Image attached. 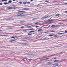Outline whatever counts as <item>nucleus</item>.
<instances>
[{
  "label": "nucleus",
  "mask_w": 67,
  "mask_h": 67,
  "mask_svg": "<svg viewBox=\"0 0 67 67\" xmlns=\"http://www.w3.org/2000/svg\"><path fill=\"white\" fill-rule=\"evenodd\" d=\"M26 55H29V56H32L33 55H34V54H29V53H27L26 54Z\"/></svg>",
  "instance_id": "obj_1"
},
{
  "label": "nucleus",
  "mask_w": 67,
  "mask_h": 67,
  "mask_svg": "<svg viewBox=\"0 0 67 67\" xmlns=\"http://www.w3.org/2000/svg\"><path fill=\"white\" fill-rule=\"evenodd\" d=\"M19 44H20V45H26L27 43H19Z\"/></svg>",
  "instance_id": "obj_2"
},
{
  "label": "nucleus",
  "mask_w": 67,
  "mask_h": 67,
  "mask_svg": "<svg viewBox=\"0 0 67 67\" xmlns=\"http://www.w3.org/2000/svg\"><path fill=\"white\" fill-rule=\"evenodd\" d=\"M48 17V16H45L44 17H42L41 19H45L46 18H47Z\"/></svg>",
  "instance_id": "obj_3"
},
{
  "label": "nucleus",
  "mask_w": 67,
  "mask_h": 67,
  "mask_svg": "<svg viewBox=\"0 0 67 67\" xmlns=\"http://www.w3.org/2000/svg\"><path fill=\"white\" fill-rule=\"evenodd\" d=\"M55 20H56V19L51 20L49 21V22H53V21H55Z\"/></svg>",
  "instance_id": "obj_4"
},
{
  "label": "nucleus",
  "mask_w": 67,
  "mask_h": 67,
  "mask_svg": "<svg viewBox=\"0 0 67 67\" xmlns=\"http://www.w3.org/2000/svg\"><path fill=\"white\" fill-rule=\"evenodd\" d=\"M53 35V36H54V37H56L58 36V35L56 34Z\"/></svg>",
  "instance_id": "obj_5"
},
{
  "label": "nucleus",
  "mask_w": 67,
  "mask_h": 67,
  "mask_svg": "<svg viewBox=\"0 0 67 67\" xmlns=\"http://www.w3.org/2000/svg\"><path fill=\"white\" fill-rule=\"evenodd\" d=\"M47 65H51L52 64V63L51 62H48V63H47Z\"/></svg>",
  "instance_id": "obj_6"
},
{
  "label": "nucleus",
  "mask_w": 67,
  "mask_h": 67,
  "mask_svg": "<svg viewBox=\"0 0 67 67\" xmlns=\"http://www.w3.org/2000/svg\"><path fill=\"white\" fill-rule=\"evenodd\" d=\"M23 9L25 10H28L29 8H23Z\"/></svg>",
  "instance_id": "obj_7"
},
{
  "label": "nucleus",
  "mask_w": 67,
  "mask_h": 67,
  "mask_svg": "<svg viewBox=\"0 0 67 67\" xmlns=\"http://www.w3.org/2000/svg\"><path fill=\"white\" fill-rule=\"evenodd\" d=\"M59 60H55L54 61V63H56V62H59Z\"/></svg>",
  "instance_id": "obj_8"
},
{
  "label": "nucleus",
  "mask_w": 67,
  "mask_h": 67,
  "mask_svg": "<svg viewBox=\"0 0 67 67\" xmlns=\"http://www.w3.org/2000/svg\"><path fill=\"white\" fill-rule=\"evenodd\" d=\"M64 33H60L59 34H58V35H62L63 34H64Z\"/></svg>",
  "instance_id": "obj_9"
},
{
  "label": "nucleus",
  "mask_w": 67,
  "mask_h": 67,
  "mask_svg": "<svg viewBox=\"0 0 67 67\" xmlns=\"http://www.w3.org/2000/svg\"><path fill=\"white\" fill-rule=\"evenodd\" d=\"M58 66V63H57L55 64V65L54 66V67H57V66Z\"/></svg>",
  "instance_id": "obj_10"
},
{
  "label": "nucleus",
  "mask_w": 67,
  "mask_h": 67,
  "mask_svg": "<svg viewBox=\"0 0 67 67\" xmlns=\"http://www.w3.org/2000/svg\"><path fill=\"white\" fill-rule=\"evenodd\" d=\"M10 41L11 42H14L15 41V40H10Z\"/></svg>",
  "instance_id": "obj_11"
},
{
  "label": "nucleus",
  "mask_w": 67,
  "mask_h": 67,
  "mask_svg": "<svg viewBox=\"0 0 67 67\" xmlns=\"http://www.w3.org/2000/svg\"><path fill=\"white\" fill-rule=\"evenodd\" d=\"M45 60V59H40V61H43V60Z\"/></svg>",
  "instance_id": "obj_12"
},
{
  "label": "nucleus",
  "mask_w": 67,
  "mask_h": 67,
  "mask_svg": "<svg viewBox=\"0 0 67 67\" xmlns=\"http://www.w3.org/2000/svg\"><path fill=\"white\" fill-rule=\"evenodd\" d=\"M24 11H19L18 12V13H20L21 12V13H24Z\"/></svg>",
  "instance_id": "obj_13"
},
{
  "label": "nucleus",
  "mask_w": 67,
  "mask_h": 67,
  "mask_svg": "<svg viewBox=\"0 0 67 67\" xmlns=\"http://www.w3.org/2000/svg\"><path fill=\"white\" fill-rule=\"evenodd\" d=\"M18 15H23L24 14L23 13H18Z\"/></svg>",
  "instance_id": "obj_14"
},
{
  "label": "nucleus",
  "mask_w": 67,
  "mask_h": 67,
  "mask_svg": "<svg viewBox=\"0 0 67 67\" xmlns=\"http://www.w3.org/2000/svg\"><path fill=\"white\" fill-rule=\"evenodd\" d=\"M42 29H39L38 30V32H41L42 31Z\"/></svg>",
  "instance_id": "obj_15"
},
{
  "label": "nucleus",
  "mask_w": 67,
  "mask_h": 67,
  "mask_svg": "<svg viewBox=\"0 0 67 67\" xmlns=\"http://www.w3.org/2000/svg\"><path fill=\"white\" fill-rule=\"evenodd\" d=\"M38 19V18H33L32 19L33 20H37Z\"/></svg>",
  "instance_id": "obj_16"
},
{
  "label": "nucleus",
  "mask_w": 67,
  "mask_h": 67,
  "mask_svg": "<svg viewBox=\"0 0 67 67\" xmlns=\"http://www.w3.org/2000/svg\"><path fill=\"white\" fill-rule=\"evenodd\" d=\"M39 24H40V23H35V24H36V25Z\"/></svg>",
  "instance_id": "obj_17"
},
{
  "label": "nucleus",
  "mask_w": 67,
  "mask_h": 67,
  "mask_svg": "<svg viewBox=\"0 0 67 67\" xmlns=\"http://www.w3.org/2000/svg\"><path fill=\"white\" fill-rule=\"evenodd\" d=\"M7 35H1L0 36H7Z\"/></svg>",
  "instance_id": "obj_18"
},
{
  "label": "nucleus",
  "mask_w": 67,
  "mask_h": 67,
  "mask_svg": "<svg viewBox=\"0 0 67 67\" xmlns=\"http://www.w3.org/2000/svg\"><path fill=\"white\" fill-rule=\"evenodd\" d=\"M11 2H12V1H9L8 3H11Z\"/></svg>",
  "instance_id": "obj_19"
},
{
  "label": "nucleus",
  "mask_w": 67,
  "mask_h": 67,
  "mask_svg": "<svg viewBox=\"0 0 67 67\" xmlns=\"http://www.w3.org/2000/svg\"><path fill=\"white\" fill-rule=\"evenodd\" d=\"M35 31H30L29 33H32V32H34Z\"/></svg>",
  "instance_id": "obj_20"
},
{
  "label": "nucleus",
  "mask_w": 67,
  "mask_h": 67,
  "mask_svg": "<svg viewBox=\"0 0 67 67\" xmlns=\"http://www.w3.org/2000/svg\"><path fill=\"white\" fill-rule=\"evenodd\" d=\"M23 4H26V2H24L23 3Z\"/></svg>",
  "instance_id": "obj_21"
},
{
  "label": "nucleus",
  "mask_w": 67,
  "mask_h": 67,
  "mask_svg": "<svg viewBox=\"0 0 67 67\" xmlns=\"http://www.w3.org/2000/svg\"><path fill=\"white\" fill-rule=\"evenodd\" d=\"M32 34H30V33H28V35H32Z\"/></svg>",
  "instance_id": "obj_22"
},
{
  "label": "nucleus",
  "mask_w": 67,
  "mask_h": 67,
  "mask_svg": "<svg viewBox=\"0 0 67 67\" xmlns=\"http://www.w3.org/2000/svg\"><path fill=\"white\" fill-rule=\"evenodd\" d=\"M50 32H55V31H53V30L50 31Z\"/></svg>",
  "instance_id": "obj_23"
},
{
  "label": "nucleus",
  "mask_w": 67,
  "mask_h": 67,
  "mask_svg": "<svg viewBox=\"0 0 67 67\" xmlns=\"http://www.w3.org/2000/svg\"><path fill=\"white\" fill-rule=\"evenodd\" d=\"M7 9H12V8H11V7L8 8Z\"/></svg>",
  "instance_id": "obj_24"
},
{
  "label": "nucleus",
  "mask_w": 67,
  "mask_h": 67,
  "mask_svg": "<svg viewBox=\"0 0 67 67\" xmlns=\"http://www.w3.org/2000/svg\"><path fill=\"white\" fill-rule=\"evenodd\" d=\"M22 16L21 15H17L16 16Z\"/></svg>",
  "instance_id": "obj_25"
},
{
  "label": "nucleus",
  "mask_w": 67,
  "mask_h": 67,
  "mask_svg": "<svg viewBox=\"0 0 67 67\" xmlns=\"http://www.w3.org/2000/svg\"><path fill=\"white\" fill-rule=\"evenodd\" d=\"M49 36H50V37H51V36H53V35H49Z\"/></svg>",
  "instance_id": "obj_26"
},
{
  "label": "nucleus",
  "mask_w": 67,
  "mask_h": 67,
  "mask_svg": "<svg viewBox=\"0 0 67 67\" xmlns=\"http://www.w3.org/2000/svg\"><path fill=\"white\" fill-rule=\"evenodd\" d=\"M8 3H4V4H5V5H6V4H8Z\"/></svg>",
  "instance_id": "obj_27"
},
{
  "label": "nucleus",
  "mask_w": 67,
  "mask_h": 67,
  "mask_svg": "<svg viewBox=\"0 0 67 67\" xmlns=\"http://www.w3.org/2000/svg\"><path fill=\"white\" fill-rule=\"evenodd\" d=\"M27 27H28V28H29V29H30V28L31 27V26H28Z\"/></svg>",
  "instance_id": "obj_28"
},
{
  "label": "nucleus",
  "mask_w": 67,
  "mask_h": 67,
  "mask_svg": "<svg viewBox=\"0 0 67 67\" xmlns=\"http://www.w3.org/2000/svg\"><path fill=\"white\" fill-rule=\"evenodd\" d=\"M24 21H20V23H24Z\"/></svg>",
  "instance_id": "obj_29"
},
{
  "label": "nucleus",
  "mask_w": 67,
  "mask_h": 67,
  "mask_svg": "<svg viewBox=\"0 0 67 67\" xmlns=\"http://www.w3.org/2000/svg\"><path fill=\"white\" fill-rule=\"evenodd\" d=\"M11 38H14V39H15V38L14 37H11Z\"/></svg>",
  "instance_id": "obj_30"
},
{
  "label": "nucleus",
  "mask_w": 67,
  "mask_h": 67,
  "mask_svg": "<svg viewBox=\"0 0 67 67\" xmlns=\"http://www.w3.org/2000/svg\"><path fill=\"white\" fill-rule=\"evenodd\" d=\"M27 4H30V3L29 2H27Z\"/></svg>",
  "instance_id": "obj_31"
},
{
  "label": "nucleus",
  "mask_w": 67,
  "mask_h": 67,
  "mask_svg": "<svg viewBox=\"0 0 67 67\" xmlns=\"http://www.w3.org/2000/svg\"><path fill=\"white\" fill-rule=\"evenodd\" d=\"M19 3H20V4H22V2H19Z\"/></svg>",
  "instance_id": "obj_32"
},
{
  "label": "nucleus",
  "mask_w": 67,
  "mask_h": 67,
  "mask_svg": "<svg viewBox=\"0 0 67 67\" xmlns=\"http://www.w3.org/2000/svg\"><path fill=\"white\" fill-rule=\"evenodd\" d=\"M59 14H58L55 15V16H59Z\"/></svg>",
  "instance_id": "obj_33"
},
{
  "label": "nucleus",
  "mask_w": 67,
  "mask_h": 67,
  "mask_svg": "<svg viewBox=\"0 0 67 67\" xmlns=\"http://www.w3.org/2000/svg\"><path fill=\"white\" fill-rule=\"evenodd\" d=\"M54 26H55L54 25H52L51 27H54Z\"/></svg>",
  "instance_id": "obj_34"
},
{
  "label": "nucleus",
  "mask_w": 67,
  "mask_h": 67,
  "mask_svg": "<svg viewBox=\"0 0 67 67\" xmlns=\"http://www.w3.org/2000/svg\"><path fill=\"white\" fill-rule=\"evenodd\" d=\"M53 17H51L50 19H49L48 20H51V19H52V18H53Z\"/></svg>",
  "instance_id": "obj_35"
},
{
  "label": "nucleus",
  "mask_w": 67,
  "mask_h": 67,
  "mask_svg": "<svg viewBox=\"0 0 67 67\" xmlns=\"http://www.w3.org/2000/svg\"><path fill=\"white\" fill-rule=\"evenodd\" d=\"M50 32H50H45V33H49V32Z\"/></svg>",
  "instance_id": "obj_36"
},
{
  "label": "nucleus",
  "mask_w": 67,
  "mask_h": 67,
  "mask_svg": "<svg viewBox=\"0 0 67 67\" xmlns=\"http://www.w3.org/2000/svg\"><path fill=\"white\" fill-rule=\"evenodd\" d=\"M39 27V26H36V28H37V27Z\"/></svg>",
  "instance_id": "obj_37"
},
{
  "label": "nucleus",
  "mask_w": 67,
  "mask_h": 67,
  "mask_svg": "<svg viewBox=\"0 0 67 67\" xmlns=\"http://www.w3.org/2000/svg\"><path fill=\"white\" fill-rule=\"evenodd\" d=\"M18 36H15V38H18Z\"/></svg>",
  "instance_id": "obj_38"
},
{
  "label": "nucleus",
  "mask_w": 67,
  "mask_h": 67,
  "mask_svg": "<svg viewBox=\"0 0 67 67\" xmlns=\"http://www.w3.org/2000/svg\"><path fill=\"white\" fill-rule=\"evenodd\" d=\"M45 2H48V1H45Z\"/></svg>",
  "instance_id": "obj_39"
},
{
  "label": "nucleus",
  "mask_w": 67,
  "mask_h": 67,
  "mask_svg": "<svg viewBox=\"0 0 67 67\" xmlns=\"http://www.w3.org/2000/svg\"><path fill=\"white\" fill-rule=\"evenodd\" d=\"M13 7H15V5H14L13 6Z\"/></svg>",
  "instance_id": "obj_40"
},
{
  "label": "nucleus",
  "mask_w": 67,
  "mask_h": 67,
  "mask_svg": "<svg viewBox=\"0 0 67 67\" xmlns=\"http://www.w3.org/2000/svg\"><path fill=\"white\" fill-rule=\"evenodd\" d=\"M21 29H23V28H24V27H21Z\"/></svg>",
  "instance_id": "obj_41"
},
{
  "label": "nucleus",
  "mask_w": 67,
  "mask_h": 67,
  "mask_svg": "<svg viewBox=\"0 0 67 67\" xmlns=\"http://www.w3.org/2000/svg\"><path fill=\"white\" fill-rule=\"evenodd\" d=\"M47 59H49V58H48L46 59H45V60H47Z\"/></svg>",
  "instance_id": "obj_42"
},
{
  "label": "nucleus",
  "mask_w": 67,
  "mask_h": 67,
  "mask_svg": "<svg viewBox=\"0 0 67 67\" xmlns=\"http://www.w3.org/2000/svg\"><path fill=\"white\" fill-rule=\"evenodd\" d=\"M0 5H2V3H1L0 4Z\"/></svg>",
  "instance_id": "obj_43"
},
{
  "label": "nucleus",
  "mask_w": 67,
  "mask_h": 67,
  "mask_svg": "<svg viewBox=\"0 0 67 67\" xmlns=\"http://www.w3.org/2000/svg\"><path fill=\"white\" fill-rule=\"evenodd\" d=\"M22 60H23V61H25V60L24 59H22Z\"/></svg>",
  "instance_id": "obj_44"
},
{
  "label": "nucleus",
  "mask_w": 67,
  "mask_h": 67,
  "mask_svg": "<svg viewBox=\"0 0 67 67\" xmlns=\"http://www.w3.org/2000/svg\"><path fill=\"white\" fill-rule=\"evenodd\" d=\"M8 29H11V28L9 27L8 28Z\"/></svg>",
  "instance_id": "obj_45"
},
{
  "label": "nucleus",
  "mask_w": 67,
  "mask_h": 67,
  "mask_svg": "<svg viewBox=\"0 0 67 67\" xmlns=\"http://www.w3.org/2000/svg\"><path fill=\"white\" fill-rule=\"evenodd\" d=\"M64 33H67V31L64 32Z\"/></svg>",
  "instance_id": "obj_46"
},
{
  "label": "nucleus",
  "mask_w": 67,
  "mask_h": 67,
  "mask_svg": "<svg viewBox=\"0 0 67 67\" xmlns=\"http://www.w3.org/2000/svg\"><path fill=\"white\" fill-rule=\"evenodd\" d=\"M23 31H24V32H26V30H24Z\"/></svg>",
  "instance_id": "obj_47"
},
{
  "label": "nucleus",
  "mask_w": 67,
  "mask_h": 67,
  "mask_svg": "<svg viewBox=\"0 0 67 67\" xmlns=\"http://www.w3.org/2000/svg\"><path fill=\"white\" fill-rule=\"evenodd\" d=\"M2 1H3H3H4V0H2Z\"/></svg>",
  "instance_id": "obj_48"
},
{
  "label": "nucleus",
  "mask_w": 67,
  "mask_h": 67,
  "mask_svg": "<svg viewBox=\"0 0 67 67\" xmlns=\"http://www.w3.org/2000/svg\"><path fill=\"white\" fill-rule=\"evenodd\" d=\"M28 59V60H31V59ZM31 60H32V59H31Z\"/></svg>",
  "instance_id": "obj_49"
},
{
  "label": "nucleus",
  "mask_w": 67,
  "mask_h": 67,
  "mask_svg": "<svg viewBox=\"0 0 67 67\" xmlns=\"http://www.w3.org/2000/svg\"><path fill=\"white\" fill-rule=\"evenodd\" d=\"M64 12H66V13H67V11H65Z\"/></svg>",
  "instance_id": "obj_50"
},
{
  "label": "nucleus",
  "mask_w": 67,
  "mask_h": 67,
  "mask_svg": "<svg viewBox=\"0 0 67 67\" xmlns=\"http://www.w3.org/2000/svg\"><path fill=\"white\" fill-rule=\"evenodd\" d=\"M7 1V0H4V1Z\"/></svg>",
  "instance_id": "obj_51"
},
{
  "label": "nucleus",
  "mask_w": 67,
  "mask_h": 67,
  "mask_svg": "<svg viewBox=\"0 0 67 67\" xmlns=\"http://www.w3.org/2000/svg\"><path fill=\"white\" fill-rule=\"evenodd\" d=\"M2 30H0V32H2Z\"/></svg>",
  "instance_id": "obj_52"
},
{
  "label": "nucleus",
  "mask_w": 67,
  "mask_h": 67,
  "mask_svg": "<svg viewBox=\"0 0 67 67\" xmlns=\"http://www.w3.org/2000/svg\"><path fill=\"white\" fill-rule=\"evenodd\" d=\"M54 59H57V58H54Z\"/></svg>",
  "instance_id": "obj_53"
},
{
  "label": "nucleus",
  "mask_w": 67,
  "mask_h": 67,
  "mask_svg": "<svg viewBox=\"0 0 67 67\" xmlns=\"http://www.w3.org/2000/svg\"><path fill=\"white\" fill-rule=\"evenodd\" d=\"M13 1H15V0H13Z\"/></svg>",
  "instance_id": "obj_54"
},
{
  "label": "nucleus",
  "mask_w": 67,
  "mask_h": 67,
  "mask_svg": "<svg viewBox=\"0 0 67 67\" xmlns=\"http://www.w3.org/2000/svg\"><path fill=\"white\" fill-rule=\"evenodd\" d=\"M31 1L32 2L33 1V0H31Z\"/></svg>",
  "instance_id": "obj_55"
},
{
  "label": "nucleus",
  "mask_w": 67,
  "mask_h": 67,
  "mask_svg": "<svg viewBox=\"0 0 67 67\" xmlns=\"http://www.w3.org/2000/svg\"><path fill=\"white\" fill-rule=\"evenodd\" d=\"M30 29H33V28H31H31H30Z\"/></svg>",
  "instance_id": "obj_56"
},
{
  "label": "nucleus",
  "mask_w": 67,
  "mask_h": 67,
  "mask_svg": "<svg viewBox=\"0 0 67 67\" xmlns=\"http://www.w3.org/2000/svg\"><path fill=\"white\" fill-rule=\"evenodd\" d=\"M56 26H57V25L55 26L54 27H56Z\"/></svg>",
  "instance_id": "obj_57"
},
{
  "label": "nucleus",
  "mask_w": 67,
  "mask_h": 67,
  "mask_svg": "<svg viewBox=\"0 0 67 67\" xmlns=\"http://www.w3.org/2000/svg\"><path fill=\"white\" fill-rule=\"evenodd\" d=\"M45 39H46V38H45L43 39V40H45Z\"/></svg>",
  "instance_id": "obj_58"
},
{
  "label": "nucleus",
  "mask_w": 67,
  "mask_h": 67,
  "mask_svg": "<svg viewBox=\"0 0 67 67\" xmlns=\"http://www.w3.org/2000/svg\"><path fill=\"white\" fill-rule=\"evenodd\" d=\"M47 38V37H46V38H45L46 39Z\"/></svg>",
  "instance_id": "obj_59"
},
{
  "label": "nucleus",
  "mask_w": 67,
  "mask_h": 67,
  "mask_svg": "<svg viewBox=\"0 0 67 67\" xmlns=\"http://www.w3.org/2000/svg\"><path fill=\"white\" fill-rule=\"evenodd\" d=\"M65 4H67V3H65Z\"/></svg>",
  "instance_id": "obj_60"
},
{
  "label": "nucleus",
  "mask_w": 67,
  "mask_h": 67,
  "mask_svg": "<svg viewBox=\"0 0 67 67\" xmlns=\"http://www.w3.org/2000/svg\"><path fill=\"white\" fill-rule=\"evenodd\" d=\"M49 40V38H48L47 39V40Z\"/></svg>",
  "instance_id": "obj_61"
},
{
  "label": "nucleus",
  "mask_w": 67,
  "mask_h": 67,
  "mask_svg": "<svg viewBox=\"0 0 67 67\" xmlns=\"http://www.w3.org/2000/svg\"><path fill=\"white\" fill-rule=\"evenodd\" d=\"M40 6H42V5H40Z\"/></svg>",
  "instance_id": "obj_62"
},
{
  "label": "nucleus",
  "mask_w": 67,
  "mask_h": 67,
  "mask_svg": "<svg viewBox=\"0 0 67 67\" xmlns=\"http://www.w3.org/2000/svg\"><path fill=\"white\" fill-rule=\"evenodd\" d=\"M31 30V29H29V30Z\"/></svg>",
  "instance_id": "obj_63"
},
{
  "label": "nucleus",
  "mask_w": 67,
  "mask_h": 67,
  "mask_svg": "<svg viewBox=\"0 0 67 67\" xmlns=\"http://www.w3.org/2000/svg\"><path fill=\"white\" fill-rule=\"evenodd\" d=\"M66 16H67V15H66Z\"/></svg>",
  "instance_id": "obj_64"
}]
</instances>
